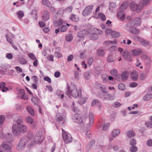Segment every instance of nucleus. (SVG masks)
I'll return each mask as SVG.
<instances>
[{"mask_svg": "<svg viewBox=\"0 0 152 152\" xmlns=\"http://www.w3.org/2000/svg\"><path fill=\"white\" fill-rule=\"evenodd\" d=\"M68 90L66 92V94L69 97L71 98L72 96L74 98H77L80 96L82 91L80 88L77 90V86L73 84H71L69 86L67 84Z\"/></svg>", "mask_w": 152, "mask_h": 152, "instance_id": "1", "label": "nucleus"}, {"mask_svg": "<svg viewBox=\"0 0 152 152\" xmlns=\"http://www.w3.org/2000/svg\"><path fill=\"white\" fill-rule=\"evenodd\" d=\"M27 130V127L23 124L18 126H17L16 124H13L12 126L13 133L15 136H18L21 133H26Z\"/></svg>", "mask_w": 152, "mask_h": 152, "instance_id": "2", "label": "nucleus"}, {"mask_svg": "<svg viewBox=\"0 0 152 152\" xmlns=\"http://www.w3.org/2000/svg\"><path fill=\"white\" fill-rule=\"evenodd\" d=\"M29 140V138L27 136H25L23 137L20 140L17 149L18 151H21L25 147L26 144Z\"/></svg>", "mask_w": 152, "mask_h": 152, "instance_id": "3", "label": "nucleus"}, {"mask_svg": "<svg viewBox=\"0 0 152 152\" xmlns=\"http://www.w3.org/2000/svg\"><path fill=\"white\" fill-rule=\"evenodd\" d=\"M129 7L130 9L133 11H136L137 12H139L143 9L139 3L137 4L135 1H132L130 4Z\"/></svg>", "mask_w": 152, "mask_h": 152, "instance_id": "4", "label": "nucleus"}, {"mask_svg": "<svg viewBox=\"0 0 152 152\" xmlns=\"http://www.w3.org/2000/svg\"><path fill=\"white\" fill-rule=\"evenodd\" d=\"M2 148L6 152H11V144L10 141L4 142L0 146L1 149Z\"/></svg>", "mask_w": 152, "mask_h": 152, "instance_id": "5", "label": "nucleus"}, {"mask_svg": "<svg viewBox=\"0 0 152 152\" xmlns=\"http://www.w3.org/2000/svg\"><path fill=\"white\" fill-rule=\"evenodd\" d=\"M62 136L64 142L68 143L72 141V138L70 134L66 132L63 129H62Z\"/></svg>", "mask_w": 152, "mask_h": 152, "instance_id": "6", "label": "nucleus"}, {"mask_svg": "<svg viewBox=\"0 0 152 152\" xmlns=\"http://www.w3.org/2000/svg\"><path fill=\"white\" fill-rule=\"evenodd\" d=\"M72 120L76 123L78 124H83V118L82 115L78 113H76L72 115Z\"/></svg>", "mask_w": 152, "mask_h": 152, "instance_id": "7", "label": "nucleus"}, {"mask_svg": "<svg viewBox=\"0 0 152 152\" xmlns=\"http://www.w3.org/2000/svg\"><path fill=\"white\" fill-rule=\"evenodd\" d=\"M43 141V137L42 132H38L35 137L34 141L36 143H41Z\"/></svg>", "mask_w": 152, "mask_h": 152, "instance_id": "8", "label": "nucleus"}, {"mask_svg": "<svg viewBox=\"0 0 152 152\" xmlns=\"http://www.w3.org/2000/svg\"><path fill=\"white\" fill-rule=\"evenodd\" d=\"M93 6L90 5L87 6L82 12V14L84 16L89 15L91 12Z\"/></svg>", "mask_w": 152, "mask_h": 152, "instance_id": "9", "label": "nucleus"}, {"mask_svg": "<svg viewBox=\"0 0 152 152\" xmlns=\"http://www.w3.org/2000/svg\"><path fill=\"white\" fill-rule=\"evenodd\" d=\"M132 26H138L141 24V20L139 18H136L133 20L132 21Z\"/></svg>", "mask_w": 152, "mask_h": 152, "instance_id": "10", "label": "nucleus"}, {"mask_svg": "<svg viewBox=\"0 0 152 152\" xmlns=\"http://www.w3.org/2000/svg\"><path fill=\"white\" fill-rule=\"evenodd\" d=\"M132 55L137 56L139 55L140 53H142V50L140 48H137L133 49L132 51Z\"/></svg>", "mask_w": 152, "mask_h": 152, "instance_id": "11", "label": "nucleus"}, {"mask_svg": "<svg viewBox=\"0 0 152 152\" xmlns=\"http://www.w3.org/2000/svg\"><path fill=\"white\" fill-rule=\"evenodd\" d=\"M42 19L45 21H47L50 18V13L47 11H45L43 12L42 16Z\"/></svg>", "mask_w": 152, "mask_h": 152, "instance_id": "12", "label": "nucleus"}, {"mask_svg": "<svg viewBox=\"0 0 152 152\" xmlns=\"http://www.w3.org/2000/svg\"><path fill=\"white\" fill-rule=\"evenodd\" d=\"M129 75V73L127 71L123 72L120 76L121 77L122 80L123 81L126 80L128 78Z\"/></svg>", "mask_w": 152, "mask_h": 152, "instance_id": "13", "label": "nucleus"}, {"mask_svg": "<svg viewBox=\"0 0 152 152\" xmlns=\"http://www.w3.org/2000/svg\"><path fill=\"white\" fill-rule=\"evenodd\" d=\"M115 60L116 58L115 55L113 54V53H110L108 56L107 58V61L109 62H111L114 61Z\"/></svg>", "mask_w": 152, "mask_h": 152, "instance_id": "14", "label": "nucleus"}, {"mask_svg": "<svg viewBox=\"0 0 152 152\" xmlns=\"http://www.w3.org/2000/svg\"><path fill=\"white\" fill-rule=\"evenodd\" d=\"M138 39L142 45L144 46H147L148 45L149 43V41L145 40L144 39L140 37H138Z\"/></svg>", "mask_w": 152, "mask_h": 152, "instance_id": "15", "label": "nucleus"}, {"mask_svg": "<svg viewBox=\"0 0 152 152\" xmlns=\"http://www.w3.org/2000/svg\"><path fill=\"white\" fill-rule=\"evenodd\" d=\"M129 3L126 1H124L121 5L119 8V10L122 11L125 10L128 6Z\"/></svg>", "mask_w": 152, "mask_h": 152, "instance_id": "16", "label": "nucleus"}, {"mask_svg": "<svg viewBox=\"0 0 152 152\" xmlns=\"http://www.w3.org/2000/svg\"><path fill=\"white\" fill-rule=\"evenodd\" d=\"M110 73L112 75L115 76V78L116 80L117 81H119L120 79L118 78V77H120V76H117V71L115 69H113L111 70Z\"/></svg>", "mask_w": 152, "mask_h": 152, "instance_id": "17", "label": "nucleus"}, {"mask_svg": "<svg viewBox=\"0 0 152 152\" xmlns=\"http://www.w3.org/2000/svg\"><path fill=\"white\" fill-rule=\"evenodd\" d=\"M123 11L120 10L117 14V16L118 18H120L121 20L123 21L125 18V15Z\"/></svg>", "mask_w": 152, "mask_h": 152, "instance_id": "18", "label": "nucleus"}, {"mask_svg": "<svg viewBox=\"0 0 152 152\" xmlns=\"http://www.w3.org/2000/svg\"><path fill=\"white\" fill-rule=\"evenodd\" d=\"M42 3L43 4L48 7L49 8H52L54 10V7H52L50 2L47 0H42Z\"/></svg>", "mask_w": 152, "mask_h": 152, "instance_id": "19", "label": "nucleus"}, {"mask_svg": "<svg viewBox=\"0 0 152 152\" xmlns=\"http://www.w3.org/2000/svg\"><path fill=\"white\" fill-rule=\"evenodd\" d=\"M123 57L126 60H129L130 59V55L129 52L125 51L122 54Z\"/></svg>", "mask_w": 152, "mask_h": 152, "instance_id": "20", "label": "nucleus"}, {"mask_svg": "<svg viewBox=\"0 0 152 152\" xmlns=\"http://www.w3.org/2000/svg\"><path fill=\"white\" fill-rule=\"evenodd\" d=\"M89 123L88 125L89 126H91L93 125L94 123V117L92 113H90L89 115Z\"/></svg>", "mask_w": 152, "mask_h": 152, "instance_id": "21", "label": "nucleus"}, {"mask_svg": "<svg viewBox=\"0 0 152 152\" xmlns=\"http://www.w3.org/2000/svg\"><path fill=\"white\" fill-rule=\"evenodd\" d=\"M132 79L134 81H136L138 79V75L137 73L134 71L132 72L130 75Z\"/></svg>", "mask_w": 152, "mask_h": 152, "instance_id": "22", "label": "nucleus"}, {"mask_svg": "<svg viewBox=\"0 0 152 152\" xmlns=\"http://www.w3.org/2000/svg\"><path fill=\"white\" fill-rule=\"evenodd\" d=\"M151 1V0H141L139 2L140 5L142 6L143 8V7L146 6L147 4L150 3Z\"/></svg>", "mask_w": 152, "mask_h": 152, "instance_id": "23", "label": "nucleus"}, {"mask_svg": "<svg viewBox=\"0 0 152 152\" xmlns=\"http://www.w3.org/2000/svg\"><path fill=\"white\" fill-rule=\"evenodd\" d=\"M56 116L57 117V119L58 121L60 122L61 121H62V123L61 124L62 125H64V124H65V122L63 121V118L61 116V115H60L59 114L57 113L56 115Z\"/></svg>", "mask_w": 152, "mask_h": 152, "instance_id": "24", "label": "nucleus"}, {"mask_svg": "<svg viewBox=\"0 0 152 152\" xmlns=\"http://www.w3.org/2000/svg\"><path fill=\"white\" fill-rule=\"evenodd\" d=\"M26 110L32 116H34V110L31 107L29 106H27V107Z\"/></svg>", "mask_w": 152, "mask_h": 152, "instance_id": "25", "label": "nucleus"}, {"mask_svg": "<svg viewBox=\"0 0 152 152\" xmlns=\"http://www.w3.org/2000/svg\"><path fill=\"white\" fill-rule=\"evenodd\" d=\"M120 130L118 129L114 130L112 132V136L115 137L117 136L120 132Z\"/></svg>", "mask_w": 152, "mask_h": 152, "instance_id": "26", "label": "nucleus"}, {"mask_svg": "<svg viewBox=\"0 0 152 152\" xmlns=\"http://www.w3.org/2000/svg\"><path fill=\"white\" fill-rule=\"evenodd\" d=\"M95 105H97L98 106H100V103L99 102V100L96 99H95L91 103V105L92 106H94Z\"/></svg>", "mask_w": 152, "mask_h": 152, "instance_id": "27", "label": "nucleus"}, {"mask_svg": "<svg viewBox=\"0 0 152 152\" xmlns=\"http://www.w3.org/2000/svg\"><path fill=\"white\" fill-rule=\"evenodd\" d=\"M86 34V32L84 30L79 31L77 34V36L79 38L83 37Z\"/></svg>", "mask_w": 152, "mask_h": 152, "instance_id": "28", "label": "nucleus"}, {"mask_svg": "<svg viewBox=\"0 0 152 152\" xmlns=\"http://www.w3.org/2000/svg\"><path fill=\"white\" fill-rule=\"evenodd\" d=\"M114 97L110 94H106L104 97V99L107 100H112L114 99Z\"/></svg>", "mask_w": 152, "mask_h": 152, "instance_id": "29", "label": "nucleus"}, {"mask_svg": "<svg viewBox=\"0 0 152 152\" xmlns=\"http://www.w3.org/2000/svg\"><path fill=\"white\" fill-rule=\"evenodd\" d=\"M113 44H116L117 43V40L115 39L114 41H107L104 42V44L106 45H110V43Z\"/></svg>", "mask_w": 152, "mask_h": 152, "instance_id": "30", "label": "nucleus"}, {"mask_svg": "<svg viewBox=\"0 0 152 152\" xmlns=\"http://www.w3.org/2000/svg\"><path fill=\"white\" fill-rule=\"evenodd\" d=\"M65 39L66 41L71 42L73 39V36L72 34H68L66 36Z\"/></svg>", "mask_w": 152, "mask_h": 152, "instance_id": "31", "label": "nucleus"}, {"mask_svg": "<svg viewBox=\"0 0 152 152\" xmlns=\"http://www.w3.org/2000/svg\"><path fill=\"white\" fill-rule=\"evenodd\" d=\"M63 20L62 19H59L58 20H56L54 23V25L55 27H58L63 22Z\"/></svg>", "mask_w": 152, "mask_h": 152, "instance_id": "32", "label": "nucleus"}, {"mask_svg": "<svg viewBox=\"0 0 152 152\" xmlns=\"http://www.w3.org/2000/svg\"><path fill=\"white\" fill-rule=\"evenodd\" d=\"M26 122L29 124H32L34 122V120L32 118L29 116H27L26 118Z\"/></svg>", "mask_w": 152, "mask_h": 152, "instance_id": "33", "label": "nucleus"}, {"mask_svg": "<svg viewBox=\"0 0 152 152\" xmlns=\"http://www.w3.org/2000/svg\"><path fill=\"white\" fill-rule=\"evenodd\" d=\"M99 87L101 89L103 92L106 93L108 92V91L106 89V88L105 86L102 84H100Z\"/></svg>", "mask_w": 152, "mask_h": 152, "instance_id": "34", "label": "nucleus"}, {"mask_svg": "<svg viewBox=\"0 0 152 152\" xmlns=\"http://www.w3.org/2000/svg\"><path fill=\"white\" fill-rule=\"evenodd\" d=\"M119 33L118 32L112 31L111 32V36L114 38L117 37L119 36Z\"/></svg>", "mask_w": 152, "mask_h": 152, "instance_id": "35", "label": "nucleus"}, {"mask_svg": "<svg viewBox=\"0 0 152 152\" xmlns=\"http://www.w3.org/2000/svg\"><path fill=\"white\" fill-rule=\"evenodd\" d=\"M12 136L10 133H7L5 135V138L7 140L11 141L12 138Z\"/></svg>", "mask_w": 152, "mask_h": 152, "instance_id": "36", "label": "nucleus"}, {"mask_svg": "<svg viewBox=\"0 0 152 152\" xmlns=\"http://www.w3.org/2000/svg\"><path fill=\"white\" fill-rule=\"evenodd\" d=\"M17 124H16L17 126L18 125L20 126V125H23V120L22 118H19L17 120Z\"/></svg>", "mask_w": 152, "mask_h": 152, "instance_id": "37", "label": "nucleus"}, {"mask_svg": "<svg viewBox=\"0 0 152 152\" xmlns=\"http://www.w3.org/2000/svg\"><path fill=\"white\" fill-rule=\"evenodd\" d=\"M130 148V151L131 152H136L137 150V147L135 145H131Z\"/></svg>", "mask_w": 152, "mask_h": 152, "instance_id": "38", "label": "nucleus"}, {"mask_svg": "<svg viewBox=\"0 0 152 152\" xmlns=\"http://www.w3.org/2000/svg\"><path fill=\"white\" fill-rule=\"evenodd\" d=\"M20 63L22 64H25L27 63L26 60L22 57H20L19 59Z\"/></svg>", "mask_w": 152, "mask_h": 152, "instance_id": "39", "label": "nucleus"}, {"mask_svg": "<svg viewBox=\"0 0 152 152\" xmlns=\"http://www.w3.org/2000/svg\"><path fill=\"white\" fill-rule=\"evenodd\" d=\"M70 19L74 22H77V19L76 17V15L73 14H71V17Z\"/></svg>", "mask_w": 152, "mask_h": 152, "instance_id": "40", "label": "nucleus"}, {"mask_svg": "<svg viewBox=\"0 0 152 152\" xmlns=\"http://www.w3.org/2000/svg\"><path fill=\"white\" fill-rule=\"evenodd\" d=\"M98 16L102 21H104L106 20V17L105 15L102 12L99 13L98 14Z\"/></svg>", "mask_w": 152, "mask_h": 152, "instance_id": "41", "label": "nucleus"}, {"mask_svg": "<svg viewBox=\"0 0 152 152\" xmlns=\"http://www.w3.org/2000/svg\"><path fill=\"white\" fill-rule=\"evenodd\" d=\"M5 116L3 115H0V125H2L4 121Z\"/></svg>", "mask_w": 152, "mask_h": 152, "instance_id": "42", "label": "nucleus"}, {"mask_svg": "<svg viewBox=\"0 0 152 152\" xmlns=\"http://www.w3.org/2000/svg\"><path fill=\"white\" fill-rule=\"evenodd\" d=\"M127 135L128 137H133L134 136V133L133 131H129L127 132Z\"/></svg>", "mask_w": 152, "mask_h": 152, "instance_id": "43", "label": "nucleus"}, {"mask_svg": "<svg viewBox=\"0 0 152 152\" xmlns=\"http://www.w3.org/2000/svg\"><path fill=\"white\" fill-rule=\"evenodd\" d=\"M130 31L134 34H137L138 33V31L134 28L132 27L130 30Z\"/></svg>", "mask_w": 152, "mask_h": 152, "instance_id": "44", "label": "nucleus"}, {"mask_svg": "<svg viewBox=\"0 0 152 152\" xmlns=\"http://www.w3.org/2000/svg\"><path fill=\"white\" fill-rule=\"evenodd\" d=\"M60 29V31L61 32H64L67 29V27L65 25H63L61 26Z\"/></svg>", "mask_w": 152, "mask_h": 152, "instance_id": "45", "label": "nucleus"}, {"mask_svg": "<svg viewBox=\"0 0 152 152\" xmlns=\"http://www.w3.org/2000/svg\"><path fill=\"white\" fill-rule=\"evenodd\" d=\"M97 53L98 55L100 56H102L104 55V52L102 50H99L97 51Z\"/></svg>", "mask_w": 152, "mask_h": 152, "instance_id": "46", "label": "nucleus"}, {"mask_svg": "<svg viewBox=\"0 0 152 152\" xmlns=\"http://www.w3.org/2000/svg\"><path fill=\"white\" fill-rule=\"evenodd\" d=\"M18 16V18L19 19H21L24 15V13L22 11H20L17 13Z\"/></svg>", "mask_w": 152, "mask_h": 152, "instance_id": "47", "label": "nucleus"}, {"mask_svg": "<svg viewBox=\"0 0 152 152\" xmlns=\"http://www.w3.org/2000/svg\"><path fill=\"white\" fill-rule=\"evenodd\" d=\"M118 88L119 89L123 90L125 89V86L124 84L121 83L118 85Z\"/></svg>", "mask_w": 152, "mask_h": 152, "instance_id": "48", "label": "nucleus"}, {"mask_svg": "<svg viewBox=\"0 0 152 152\" xmlns=\"http://www.w3.org/2000/svg\"><path fill=\"white\" fill-rule=\"evenodd\" d=\"M28 56L32 60H35L37 59L35 55L33 53H29L28 54Z\"/></svg>", "mask_w": 152, "mask_h": 152, "instance_id": "49", "label": "nucleus"}, {"mask_svg": "<svg viewBox=\"0 0 152 152\" xmlns=\"http://www.w3.org/2000/svg\"><path fill=\"white\" fill-rule=\"evenodd\" d=\"M85 78L86 80H88L90 78V75L88 72H86L85 73L84 75Z\"/></svg>", "mask_w": 152, "mask_h": 152, "instance_id": "50", "label": "nucleus"}, {"mask_svg": "<svg viewBox=\"0 0 152 152\" xmlns=\"http://www.w3.org/2000/svg\"><path fill=\"white\" fill-rule=\"evenodd\" d=\"M145 126L148 127L152 128V121H151L146 122L145 124Z\"/></svg>", "mask_w": 152, "mask_h": 152, "instance_id": "51", "label": "nucleus"}, {"mask_svg": "<svg viewBox=\"0 0 152 152\" xmlns=\"http://www.w3.org/2000/svg\"><path fill=\"white\" fill-rule=\"evenodd\" d=\"M117 49V47L115 45L111 46L108 48V50L110 51H114Z\"/></svg>", "mask_w": 152, "mask_h": 152, "instance_id": "52", "label": "nucleus"}, {"mask_svg": "<svg viewBox=\"0 0 152 152\" xmlns=\"http://www.w3.org/2000/svg\"><path fill=\"white\" fill-rule=\"evenodd\" d=\"M74 58V56L73 55L70 54L68 56L67 58V61L69 62L72 60Z\"/></svg>", "mask_w": 152, "mask_h": 152, "instance_id": "53", "label": "nucleus"}, {"mask_svg": "<svg viewBox=\"0 0 152 152\" xmlns=\"http://www.w3.org/2000/svg\"><path fill=\"white\" fill-rule=\"evenodd\" d=\"M107 76L105 74L102 75V77L104 82H107L108 81V79L107 78Z\"/></svg>", "mask_w": 152, "mask_h": 152, "instance_id": "54", "label": "nucleus"}, {"mask_svg": "<svg viewBox=\"0 0 152 152\" xmlns=\"http://www.w3.org/2000/svg\"><path fill=\"white\" fill-rule=\"evenodd\" d=\"M110 124L109 123H107L105 124L103 127V131H106L108 129V127L109 126Z\"/></svg>", "mask_w": 152, "mask_h": 152, "instance_id": "55", "label": "nucleus"}, {"mask_svg": "<svg viewBox=\"0 0 152 152\" xmlns=\"http://www.w3.org/2000/svg\"><path fill=\"white\" fill-rule=\"evenodd\" d=\"M54 55L56 57H58V58H60L62 56L61 53L58 51L55 52Z\"/></svg>", "mask_w": 152, "mask_h": 152, "instance_id": "56", "label": "nucleus"}, {"mask_svg": "<svg viewBox=\"0 0 152 152\" xmlns=\"http://www.w3.org/2000/svg\"><path fill=\"white\" fill-rule=\"evenodd\" d=\"M136 143V141L135 139H132L130 142V144L131 145H135Z\"/></svg>", "mask_w": 152, "mask_h": 152, "instance_id": "57", "label": "nucleus"}, {"mask_svg": "<svg viewBox=\"0 0 152 152\" xmlns=\"http://www.w3.org/2000/svg\"><path fill=\"white\" fill-rule=\"evenodd\" d=\"M143 99L145 101H147L150 100L151 99V98L149 96L148 94H146L144 96Z\"/></svg>", "mask_w": 152, "mask_h": 152, "instance_id": "58", "label": "nucleus"}, {"mask_svg": "<svg viewBox=\"0 0 152 152\" xmlns=\"http://www.w3.org/2000/svg\"><path fill=\"white\" fill-rule=\"evenodd\" d=\"M93 61L94 59L93 57H91L89 58L88 61V64L91 65L92 64Z\"/></svg>", "mask_w": 152, "mask_h": 152, "instance_id": "59", "label": "nucleus"}, {"mask_svg": "<svg viewBox=\"0 0 152 152\" xmlns=\"http://www.w3.org/2000/svg\"><path fill=\"white\" fill-rule=\"evenodd\" d=\"M72 9V6L68 7L66 9V11L67 12H71Z\"/></svg>", "mask_w": 152, "mask_h": 152, "instance_id": "60", "label": "nucleus"}, {"mask_svg": "<svg viewBox=\"0 0 152 152\" xmlns=\"http://www.w3.org/2000/svg\"><path fill=\"white\" fill-rule=\"evenodd\" d=\"M6 57L8 59H11L13 58V55L11 53H8L6 56Z\"/></svg>", "mask_w": 152, "mask_h": 152, "instance_id": "61", "label": "nucleus"}, {"mask_svg": "<svg viewBox=\"0 0 152 152\" xmlns=\"http://www.w3.org/2000/svg\"><path fill=\"white\" fill-rule=\"evenodd\" d=\"M6 84L5 83L1 82L0 83V90H1L5 86Z\"/></svg>", "mask_w": 152, "mask_h": 152, "instance_id": "62", "label": "nucleus"}, {"mask_svg": "<svg viewBox=\"0 0 152 152\" xmlns=\"http://www.w3.org/2000/svg\"><path fill=\"white\" fill-rule=\"evenodd\" d=\"M137 83L135 82H132L129 85V87H134L137 86Z\"/></svg>", "mask_w": 152, "mask_h": 152, "instance_id": "63", "label": "nucleus"}, {"mask_svg": "<svg viewBox=\"0 0 152 152\" xmlns=\"http://www.w3.org/2000/svg\"><path fill=\"white\" fill-rule=\"evenodd\" d=\"M147 144L149 146H152V140H148L147 142Z\"/></svg>", "mask_w": 152, "mask_h": 152, "instance_id": "64", "label": "nucleus"}]
</instances>
